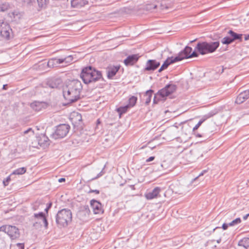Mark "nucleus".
I'll return each mask as SVG.
<instances>
[{
    "label": "nucleus",
    "mask_w": 249,
    "mask_h": 249,
    "mask_svg": "<svg viewBox=\"0 0 249 249\" xmlns=\"http://www.w3.org/2000/svg\"><path fill=\"white\" fill-rule=\"evenodd\" d=\"M139 58V56L138 54L130 55L127 57L124 62L126 66H131L138 60Z\"/></svg>",
    "instance_id": "f3484780"
},
{
    "label": "nucleus",
    "mask_w": 249,
    "mask_h": 249,
    "mask_svg": "<svg viewBox=\"0 0 249 249\" xmlns=\"http://www.w3.org/2000/svg\"><path fill=\"white\" fill-rule=\"evenodd\" d=\"M241 220L240 218H237L229 223L230 226H233L241 223Z\"/></svg>",
    "instance_id": "2f4dec72"
},
{
    "label": "nucleus",
    "mask_w": 249,
    "mask_h": 249,
    "mask_svg": "<svg viewBox=\"0 0 249 249\" xmlns=\"http://www.w3.org/2000/svg\"><path fill=\"white\" fill-rule=\"evenodd\" d=\"M33 208H34V210H36V208H35V207H34Z\"/></svg>",
    "instance_id": "864d4df0"
},
{
    "label": "nucleus",
    "mask_w": 249,
    "mask_h": 249,
    "mask_svg": "<svg viewBox=\"0 0 249 249\" xmlns=\"http://www.w3.org/2000/svg\"><path fill=\"white\" fill-rule=\"evenodd\" d=\"M152 92H153V90H151V89L147 90L145 92V96L146 97H147V98L146 99V101H145L146 104H148L150 102L151 98L152 96Z\"/></svg>",
    "instance_id": "7c9ffc66"
},
{
    "label": "nucleus",
    "mask_w": 249,
    "mask_h": 249,
    "mask_svg": "<svg viewBox=\"0 0 249 249\" xmlns=\"http://www.w3.org/2000/svg\"><path fill=\"white\" fill-rule=\"evenodd\" d=\"M10 8V5L8 3L4 2L1 4H0V12H5L9 9Z\"/></svg>",
    "instance_id": "c756f323"
},
{
    "label": "nucleus",
    "mask_w": 249,
    "mask_h": 249,
    "mask_svg": "<svg viewBox=\"0 0 249 249\" xmlns=\"http://www.w3.org/2000/svg\"><path fill=\"white\" fill-rule=\"evenodd\" d=\"M129 108H130V107L127 105L125 106L121 107L118 108L117 109V111L121 115V114L125 113Z\"/></svg>",
    "instance_id": "cd10ccee"
},
{
    "label": "nucleus",
    "mask_w": 249,
    "mask_h": 249,
    "mask_svg": "<svg viewBox=\"0 0 249 249\" xmlns=\"http://www.w3.org/2000/svg\"><path fill=\"white\" fill-rule=\"evenodd\" d=\"M0 35L1 37L6 39H9L13 36L12 30L9 25L1 20H0Z\"/></svg>",
    "instance_id": "0eeeda50"
},
{
    "label": "nucleus",
    "mask_w": 249,
    "mask_h": 249,
    "mask_svg": "<svg viewBox=\"0 0 249 249\" xmlns=\"http://www.w3.org/2000/svg\"><path fill=\"white\" fill-rule=\"evenodd\" d=\"M67 59L71 60V56L70 55L64 59H56L55 58L50 59L47 63V66L50 68H54L56 67L58 64L62 63L65 61L68 62V61H66Z\"/></svg>",
    "instance_id": "9b49d317"
},
{
    "label": "nucleus",
    "mask_w": 249,
    "mask_h": 249,
    "mask_svg": "<svg viewBox=\"0 0 249 249\" xmlns=\"http://www.w3.org/2000/svg\"><path fill=\"white\" fill-rule=\"evenodd\" d=\"M178 59L176 57H168L163 63V64L162 65L161 67L159 70V72H161L164 70L166 69L168 66L172 63H174L175 62H178Z\"/></svg>",
    "instance_id": "a211bd4d"
},
{
    "label": "nucleus",
    "mask_w": 249,
    "mask_h": 249,
    "mask_svg": "<svg viewBox=\"0 0 249 249\" xmlns=\"http://www.w3.org/2000/svg\"><path fill=\"white\" fill-rule=\"evenodd\" d=\"M70 119L74 125H78L82 119L80 114L74 112L71 114Z\"/></svg>",
    "instance_id": "aec40b11"
},
{
    "label": "nucleus",
    "mask_w": 249,
    "mask_h": 249,
    "mask_svg": "<svg viewBox=\"0 0 249 249\" xmlns=\"http://www.w3.org/2000/svg\"><path fill=\"white\" fill-rule=\"evenodd\" d=\"M238 245L246 249H249V238H244L240 240L238 242Z\"/></svg>",
    "instance_id": "b1692460"
},
{
    "label": "nucleus",
    "mask_w": 249,
    "mask_h": 249,
    "mask_svg": "<svg viewBox=\"0 0 249 249\" xmlns=\"http://www.w3.org/2000/svg\"><path fill=\"white\" fill-rule=\"evenodd\" d=\"M80 77L86 84L95 82L103 79L101 72L91 66L84 68L80 73Z\"/></svg>",
    "instance_id": "f03ea898"
},
{
    "label": "nucleus",
    "mask_w": 249,
    "mask_h": 249,
    "mask_svg": "<svg viewBox=\"0 0 249 249\" xmlns=\"http://www.w3.org/2000/svg\"><path fill=\"white\" fill-rule=\"evenodd\" d=\"M204 120H200L198 123L196 125V126L193 128V131H195L197 130L198 127L201 125V124H202V123L204 122Z\"/></svg>",
    "instance_id": "f704fd0d"
},
{
    "label": "nucleus",
    "mask_w": 249,
    "mask_h": 249,
    "mask_svg": "<svg viewBox=\"0 0 249 249\" xmlns=\"http://www.w3.org/2000/svg\"><path fill=\"white\" fill-rule=\"evenodd\" d=\"M176 89V86L174 84H169L155 94L154 103L156 104L160 100L164 101L166 97L174 92Z\"/></svg>",
    "instance_id": "39448f33"
},
{
    "label": "nucleus",
    "mask_w": 249,
    "mask_h": 249,
    "mask_svg": "<svg viewBox=\"0 0 249 249\" xmlns=\"http://www.w3.org/2000/svg\"><path fill=\"white\" fill-rule=\"evenodd\" d=\"M161 166L163 167V164H161Z\"/></svg>",
    "instance_id": "5fc2aeb1"
},
{
    "label": "nucleus",
    "mask_w": 249,
    "mask_h": 249,
    "mask_svg": "<svg viewBox=\"0 0 249 249\" xmlns=\"http://www.w3.org/2000/svg\"><path fill=\"white\" fill-rule=\"evenodd\" d=\"M70 126L66 124L58 125L55 132L53 134V137L55 139L62 138L66 136L69 131Z\"/></svg>",
    "instance_id": "6e6552de"
},
{
    "label": "nucleus",
    "mask_w": 249,
    "mask_h": 249,
    "mask_svg": "<svg viewBox=\"0 0 249 249\" xmlns=\"http://www.w3.org/2000/svg\"><path fill=\"white\" fill-rule=\"evenodd\" d=\"M10 180V177H8L5 180L3 181V183L5 186L8 185L9 181Z\"/></svg>",
    "instance_id": "c9c22d12"
},
{
    "label": "nucleus",
    "mask_w": 249,
    "mask_h": 249,
    "mask_svg": "<svg viewBox=\"0 0 249 249\" xmlns=\"http://www.w3.org/2000/svg\"><path fill=\"white\" fill-rule=\"evenodd\" d=\"M90 205L95 214L103 213V210L102 204L99 202L95 200H92L90 201Z\"/></svg>",
    "instance_id": "2eb2a0df"
},
{
    "label": "nucleus",
    "mask_w": 249,
    "mask_h": 249,
    "mask_svg": "<svg viewBox=\"0 0 249 249\" xmlns=\"http://www.w3.org/2000/svg\"><path fill=\"white\" fill-rule=\"evenodd\" d=\"M219 42H198L196 45V49L202 55L214 52L219 47Z\"/></svg>",
    "instance_id": "20e7f679"
},
{
    "label": "nucleus",
    "mask_w": 249,
    "mask_h": 249,
    "mask_svg": "<svg viewBox=\"0 0 249 249\" xmlns=\"http://www.w3.org/2000/svg\"><path fill=\"white\" fill-rule=\"evenodd\" d=\"M87 3L86 0H71V6L74 8H80Z\"/></svg>",
    "instance_id": "412c9836"
},
{
    "label": "nucleus",
    "mask_w": 249,
    "mask_h": 249,
    "mask_svg": "<svg viewBox=\"0 0 249 249\" xmlns=\"http://www.w3.org/2000/svg\"><path fill=\"white\" fill-rule=\"evenodd\" d=\"M34 217L39 220V223L40 224H43L46 228H47L48 223L43 213L40 212L38 213H35Z\"/></svg>",
    "instance_id": "6ab92c4d"
},
{
    "label": "nucleus",
    "mask_w": 249,
    "mask_h": 249,
    "mask_svg": "<svg viewBox=\"0 0 249 249\" xmlns=\"http://www.w3.org/2000/svg\"><path fill=\"white\" fill-rule=\"evenodd\" d=\"M120 67L119 66H113L108 68L107 71V77L108 78H112L118 71Z\"/></svg>",
    "instance_id": "4be33fe9"
},
{
    "label": "nucleus",
    "mask_w": 249,
    "mask_h": 249,
    "mask_svg": "<svg viewBox=\"0 0 249 249\" xmlns=\"http://www.w3.org/2000/svg\"><path fill=\"white\" fill-rule=\"evenodd\" d=\"M49 207H48V208H47L45 209V211H46L47 212L48 210V209H49Z\"/></svg>",
    "instance_id": "603ef678"
},
{
    "label": "nucleus",
    "mask_w": 249,
    "mask_h": 249,
    "mask_svg": "<svg viewBox=\"0 0 249 249\" xmlns=\"http://www.w3.org/2000/svg\"><path fill=\"white\" fill-rule=\"evenodd\" d=\"M197 56H198L197 53H196V52H194L190 54V55L189 56V58L194 57H197Z\"/></svg>",
    "instance_id": "e433bc0d"
},
{
    "label": "nucleus",
    "mask_w": 249,
    "mask_h": 249,
    "mask_svg": "<svg viewBox=\"0 0 249 249\" xmlns=\"http://www.w3.org/2000/svg\"><path fill=\"white\" fill-rule=\"evenodd\" d=\"M89 193H95L96 194H99L100 192L98 190H90Z\"/></svg>",
    "instance_id": "58836bf2"
},
{
    "label": "nucleus",
    "mask_w": 249,
    "mask_h": 249,
    "mask_svg": "<svg viewBox=\"0 0 249 249\" xmlns=\"http://www.w3.org/2000/svg\"><path fill=\"white\" fill-rule=\"evenodd\" d=\"M155 159V157H150V158H149L148 159H147L146 160V162H150V161H151L152 160H153Z\"/></svg>",
    "instance_id": "ea45409f"
},
{
    "label": "nucleus",
    "mask_w": 249,
    "mask_h": 249,
    "mask_svg": "<svg viewBox=\"0 0 249 249\" xmlns=\"http://www.w3.org/2000/svg\"><path fill=\"white\" fill-rule=\"evenodd\" d=\"M229 34L230 35V36L225 37L222 39L221 42L223 44H230L236 40L242 41V34H237L232 30L229 31Z\"/></svg>",
    "instance_id": "1a4fd4ad"
},
{
    "label": "nucleus",
    "mask_w": 249,
    "mask_h": 249,
    "mask_svg": "<svg viewBox=\"0 0 249 249\" xmlns=\"http://www.w3.org/2000/svg\"><path fill=\"white\" fill-rule=\"evenodd\" d=\"M12 15L13 16L14 18L17 19V18H19L21 15L18 13V12H14L12 13Z\"/></svg>",
    "instance_id": "72a5a7b5"
},
{
    "label": "nucleus",
    "mask_w": 249,
    "mask_h": 249,
    "mask_svg": "<svg viewBox=\"0 0 249 249\" xmlns=\"http://www.w3.org/2000/svg\"><path fill=\"white\" fill-rule=\"evenodd\" d=\"M71 219V212L70 210L66 209L59 211L56 215V222L60 227L67 226Z\"/></svg>",
    "instance_id": "7ed1b4c3"
},
{
    "label": "nucleus",
    "mask_w": 249,
    "mask_h": 249,
    "mask_svg": "<svg viewBox=\"0 0 249 249\" xmlns=\"http://www.w3.org/2000/svg\"><path fill=\"white\" fill-rule=\"evenodd\" d=\"M160 191L161 189L159 187H157L151 192L146 193L145 194V197L148 200L156 198L160 196Z\"/></svg>",
    "instance_id": "4468645a"
},
{
    "label": "nucleus",
    "mask_w": 249,
    "mask_h": 249,
    "mask_svg": "<svg viewBox=\"0 0 249 249\" xmlns=\"http://www.w3.org/2000/svg\"><path fill=\"white\" fill-rule=\"evenodd\" d=\"M17 246L18 247L19 249H24V245L23 243H18Z\"/></svg>",
    "instance_id": "4c0bfd02"
},
{
    "label": "nucleus",
    "mask_w": 249,
    "mask_h": 249,
    "mask_svg": "<svg viewBox=\"0 0 249 249\" xmlns=\"http://www.w3.org/2000/svg\"><path fill=\"white\" fill-rule=\"evenodd\" d=\"M82 89V84L78 80L67 81L63 87V97L68 104L75 102L80 99Z\"/></svg>",
    "instance_id": "f257e3e1"
},
{
    "label": "nucleus",
    "mask_w": 249,
    "mask_h": 249,
    "mask_svg": "<svg viewBox=\"0 0 249 249\" xmlns=\"http://www.w3.org/2000/svg\"><path fill=\"white\" fill-rule=\"evenodd\" d=\"M160 65V63L156 60H148L145 65L144 71H154L157 69Z\"/></svg>",
    "instance_id": "f8f14e48"
},
{
    "label": "nucleus",
    "mask_w": 249,
    "mask_h": 249,
    "mask_svg": "<svg viewBox=\"0 0 249 249\" xmlns=\"http://www.w3.org/2000/svg\"><path fill=\"white\" fill-rule=\"evenodd\" d=\"M0 231L6 233L12 239H17L20 235L18 229L15 226H2L0 227Z\"/></svg>",
    "instance_id": "423d86ee"
},
{
    "label": "nucleus",
    "mask_w": 249,
    "mask_h": 249,
    "mask_svg": "<svg viewBox=\"0 0 249 249\" xmlns=\"http://www.w3.org/2000/svg\"><path fill=\"white\" fill-rule=\"evenodd\" d=\"M102 175V172H101L100 173H99L98 174V175L96 177L92 178V179L93 180V179H97L98 178H99L100 177H101Z\"/></svg>",
    "instance_id": "79ce46f5"
},
{
    "label": "nucleus",
    "mask_w": 249,
    "mask_h": 249,
    "mask_svg": "<svg viewBox=\"0 0 249 249\" xmlns=\"http://www.w3.org/2000/svg\"><path fill=\"white\" fill-rule=\"evenodd\" d=\"M249 216V213L243 216V219L246 220Z\"/></svg>",
    "instance_id": "49530a36"
},
{
    "label": "nucleus",
    "mask_w": 249,
    "mask_h": 249,
    "mask_svg": "<svg viewBox=\"0 0 249 249\" xmlns=\"http://www.w3.org/2000/svg\"><path fill=\"white\" fill-rule=\"evenodd\" d=\"M65 181V178H60L58 179V181L59 182H64Z\"/></svg>",
    "instance_id": "a18cd8bd"
},
{
    "label": "nucleus",
    "mask_w": 249,
    "mask_h": 249,
    "mask_svg": "<svg viewBox=\"0 0 249 249\" xmlns=\"http://www.w3.org/2000/svg\"><path fill=\"white\" fill-rule=\"evenodd\" d=\"M249 98V89L241 92L237 96L235 103L240 104L245 101Z\"/></svg>",
    "instance_id": "dca6fc26"
},
{
    "label": "nucleus",
    "mask_w": 249,
    "mask_h": 249,
    "mask_svg": "<svg viewBox=\"0 0 249 249\" xmlns=\"http://www.w3.org/2000/svg\"><path fill=\"white\" fill-rule=\"evenodd\" d=\"M61 83L62 81L60 79H56L48 82V85L49 87L52 89H54L57 88Z\"/></svg>",
    "instance_id": "5701e85b"
},
{
    "label": "nucleus",
    "mask_w": 249,
    "mask_h": 249,
    "mask_svg": "<svg viewBox=\"0 0 249 249\" xmlns=\"http://www.w3.org/2000/svg\"><path fill=\"white\" fill-rule=\"evenodd\" d=\"M192 49L191 47L189 46H186L184 49L180 52L178 56H176V57L178 59V61H180L183 59L189 58V56L191 54Z\"/></svg>",
    "instance_id": "ddd939ff"
},
{
    "label": "nucleus",
    "mask_w": 249,
    "mask_h": 249,
    "mask_svg": "<svg viewBox=\"0 0 249 249\" xmlns=\"http://www.w3.org/2000/svg\"><path fill=\"white\" fill-rule=\"evenodd\" d=\"M205 172H206V171H205V170L203 171L201 173H200V174H199V175L198 177H197L196 178H194V180H196V178H197L199 177H200V176H202V175L204 174V173Z\"/></svg>",
    "instance_id": "c03bdc74"
},
{
    "label": "nucleus",
    "mask_w": 249,
    "mask_h": 249,
    "mask_svg": "<svg viewBox=\"0 0 249 249\" xmlns=\"http://www.w3.org/2000/svg\"><path fill=\"white\" fill-rule=\"evenodd\" d=\"M245 40H249V34L247 35H245Z\"/></svg>",
    "instance_id": "de8ad7c7"
},
{
    "label": "nucleus",
    "mask_w": 249,
    "mask_h": 249,
    "mask_svg": "<svg viewBox=\"0 0 249 249\" xmlns=\"http://www.w3.org/2000/svg\"><path fill=\"white\" fill-rule=\"evenodd\" d=\"M197 137H202V135H200V134H197Z\"/></svg>",
    "instance_id": "8fccbe9b"
},
{
    "label": "nucleus",
    "mask_w": 249,
    "mask_h": 249,
    "mask_svg": "<svg viewBox=\"0 0 249 249\" xmlns=\"http://www.w3.org/2000/svg\"><path fill=\"white\" fill-rule=\"evenodd\" d=\"M6 86V85H4L3 86V89H5V87Z\"/></svg>",
    "instance_id": "3c124183"
},
{
    "label": "nucleus",
    "mask_w": 249,
    "mask_h": 249,
    "mask_svg": "<svg viewBox=\"0 0 249 249\" xmlns=\"http://www.w3.org/2000/svg\"><path fill=\"white\" fill-rule=\"evenodd\" d=\"M229 226V224L224 223L222 225V228L223 230H225L227 229Z\"/></svg>",
    "instance_id": "a19ab883"
},
{
    "label": "nucleus",
    "mask_w": 249,
    "mask_h": 249,
    "mask_svg": "<svg viewBox=\"0 0 249 249\" xmlns=\"http://www.w3.org/2000/svg\"><path fill=\"white\" fill-rule=\"evenodd\" d=\"M26 171V169L25 167L19 168L15 170L13 172V174L15 175H22L24 174Z\"/></svg>",
    "instance_id": "c85d7f7f"
},
{
    "label": "nucleus",
    "mask_w": 249,
    "mask_h": 249,
    "mask_svg": "<svg viewBox=\"0 0 249 249\" xmlns=\"http://www.w3.org/2000/svg\"><path fill=\"white\" fill-rule=\"evenodd\" d=\"M33 146L38 148L40 147L45 148L47 146L49 143L48 142V138L44 135H41L39 137H36L34 142H32Z\"/></svg>",
    "instance_id": "9d476101"
},
{
    "label": "nucleus",
    "mask_w": 249,
    "mask_h": 249,
    "mask_svg": "<svg viewBox=\"0 0 249 249\" xmlns=\"http://www.w3.org/2000/svg\"><path fill=\"white\" fill-rule=\"evenodd\" d=\"M157 8V5L155 4H147L146 6L145 9L146 10L153 11V10Z\"/></svg>",
    "instance_id": "473e14b6"
},
{
    "label": "nucleus",
    "mask_w": 249,
    "mask_h": 249,
    "mask_svg": "<svg viewBox=\"0 0 249 249\" xmlns=\"http://www.w3.org/2000/svg\"><path fill=\"white\" fill-rule=\"evenodd\" d=\"M137 98L134 96H131L128 100V104L127 105L130 107H134L137 102Z\"/></svg>",
    "instance_id": "bb28decb"
},
{
    "label": "nucleus",
    "mask_w": 249,
    "mask_h": 249,
    "mask_svg": "<svg viewBox=\"0 0 249 249\" xmlns=\"http://www.w3.org/2000/svg\"><path fill=\"white\" fill-rule=\"evenodd\" d=\"M30 131H31L32 133L33 132V131H32L31 128H29L28 129H27V130L24 131V134L28 133V132H29Z\"/></svg>",
    "instance_id": "37998d69"
},
{
    "label": "nucleus",
    "mask_w": 249,
    "mask_h": 249,
    "mask_svg": "<svg viewBox=\"0 0 249 249\" xmlns=\"http://www.w3.org/2000/svg\"><path fill=\"white\" fill-rule=\"evenodd\" d=\"M31 107L36 111H39L42 107V104L39 102H35L31 104Z\"/></svg>",
    "instance_id": "a878e982"
},
{
    "label": "nucleus",
    "mask_w": 249,
    "mask_h": 249,
    "mask_svg": "<svg viewBox=\"0 0 249 249\" xmlns=\"http://www.w3.org/2000/svg\"><path fill=\"white\" fill-rule=\"evenodd\" d=\"M220 241H221V239L220 238L218 239V240H217V241H216L217 243H219L220 242Z\"/></svg>",
    "instance_id": "09e8293b"
},
{
    "label": "nucleus",
    "mask_w": 249,
    "mask_h": 249,
    "mask_svg": "<svg viewBox=\"0 0 249 249\" xmlns=\"http://www.w3.org/2000/svg\"><path fill=\"white\" fill-rule=\"evenodd\" d=\"M22 1L28 4L31 3L33 2H35L36 0H22ZM37 1L38 6L40 7H43L47 2V0H36Z\"/></svg>",
    "instance_id": "393cba45"
}]
</instances>
